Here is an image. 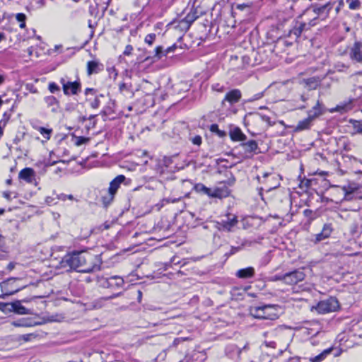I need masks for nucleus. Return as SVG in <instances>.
<instances>
[{
  "instance_id": "obj_1",
  "label": "nucleus",
  "mask_w": 362,
  "mask_h": 362,
  "mask_svg": "<svg viewBox=\"0 0 362 362\" xmlns=\"http://www.w3.org/2000/svg\"><path fill=\"white\" fill-rule=\"evenodd\" d=\"M100 255H93L86 250L69 252V268L78 272L90 273L100 271Z\"/></svg>"
},
{
  "instance_id": "obj_2",
  "label": "nucleus",
  "mask_w": 362,
  "mask_h": 362,
  "mask_svg": "<svg viewBox=\"0 0 362 362\" xmlns=\"http://www.w3.org/2000/svg\"><path fill=\"white\" fill-rule=\"evenodd\" d=\"M279 308L278 305L262 304L258 306H250L249 311L255 318L274 320L279 317Z\"/></svg>"
},
{
  "instance_id": "obj_3",
  "label": "nucleus",
  "mask_w": 362,
  "mask_h": 362,
  "mask_svg": "<svg viewBox=\"0 0 362 362\" xmlns=\"http://www.w3.org/2000/svg\"><path fill=\"white\" fill-rule=\"evenodd\" d=\"M122 294V292H119L110 296L103 297L94 301L91 305H87L80 301H74L69 299V310L81 314L83 313L88 309L101 308L103 306L104 301L113 299L116 297L121 296Z\"/></svg>"
},
{
  "instance_id": "obj_4",
  "label": "nucleus",
  "mask_w": 362,
  "mask_h": 362,
  "mask_svg": "<svg viewBox=\"0 0 362 362\" xmlns=\"http://www.w3.org/2000/svg\"><path fill=\"white\" fill-rule=\"evenodd\" d=\"M319 115H308L307 117L299 119L296 124H286L282 120L279 121V122L286 128L290 129L293 133H299L311 129Z\"/></svg>"
},
{
  "instance_id": "obj_5",
  "label": "nucleus",
  "mask_w": 362,
  "mask_h": 362,
  "mask_svg": "<svg viewBox=\"0 0 362 362\" xmlns=\"http://www.w3.org/2000/svg\"><path fill=\"white\" fill-rule=\"evenodd\" d=\"M341 308L340 303L336 297L330 296L327 299L320 300L315 309L319 314H326L336 312Z\"/></svg>"
},
{
  "instance_id": "obj_6",
  "label": "nucleus",
  "mask_w": 362,
  "mask_h": 362,
  "mask_svg": "<svg viewBox=\"0 0 362 362\" xmlns=\"http://www.w3.org/2000/svg\"><path fill=\"white\" fill-rule=\"evenodd\" d=\"M274 204L283 213H287L291 208V202L288 193L282 189H277L274 197Z\"/></svg>"
},
{
  "instance_id": "obj_7",
  "label": "nucleus",
  "mask_w": 362,
  "mask_h": 362,
  "mask_svg": "<svg viewBox=\"0 0 362 362\" xmlns=\"http://www.w3.org/2000/svg\"><path fill=\"white\" fill-rule=\"evenodd\" d=\"M278 177L279 175L275 174L264 173L262 176L263 180H261L259 176L257 177V179L259 182L264 185L265 192L269 193L273 189H277L280 186V182Z\"/></svg>"
},
{
  "instance_id": "obj_8",
  "label": "nucleus",
  "mask_w": 362,
  "mask_h": 362,
  "mask_svg": "<svg viewBox=\"0 0 362 362\" xmlns=\"http://www.w3.org/2000/svg\"><path fill=\"white\" fill-rule=\"evenodd\" d=\"M17 280H19V279L8 278L0 284L1 289L2 291V294L0 295L1 298H4L6 296L13 295L23 288L18 287L16 285H15V283Z\"/></svg>"
},
{
  "instance_id": "obj_9",
  "label": "nucleus",
  "mask_w": 362,
  "mask_h": 362,
  "mask_svg": "<svg viewBox=\"0 0 362 362\" xmlns=\"http://www.w3.org/2000/svg\"><path fill=\"white\" fill-rule=\"evenodd\" d=\"M305 277V274L302 269H294L284 274V284L288 285L297 284L304 280Z\"/></svg>"
},
{
  "instance_id": "obj_10",
  "label": "nucleus",
  "mask_w": 362,
  "mask_h": 362,
  "mask_svg": "<svg viewBox=\"0 0 362 362\" xmlns=\"http://www.w3.org/2000/svg\"><path fill=\"white\" fill-rule=\"evenodd\" d=\"M124 284V279L119 276H112L104 279L102 285L105 288L111 289L122 288Z\"/></svg>"
},
{
  "instance_id": "obj_11",
  "label": "nucleus",
  "mask_w": 362,
  "mask_h": 362,
  "mask_svg": "<svg viewBox=\"0 0 362 362\" xmlns=\"http://www.w3.org/2000/svg\"><path fill=\"white\" fill-rule=\"evenodd\" d=\"M238 222V217L236 216H233L232 218H230L228 216V219L226 221L223 220L221 221L216 222V228L219 230H223L230 232L232 230L233 228L235 227Z\"/></svg>"
},
{
  "instance_id": "obj_12",
  "label": "nucleus",
  "mask_w": 362,
  "mask_h": 362,
  "mask_svg": "<svg viewBox=\"0 0 362 362\" xmlns=\"http://www.w3.org/2000/svg\"><path fill=\"white\" fill-rule=\"evenodd\" d=\"M244 150V157H251L254 153H257L258 145L256 141L250 140L247 142H243L239 145Z\"/></svg>"
},
{
  "instance_id": "obj_13",
  "label": "nucleus",
  "mask_w": 362,
  "mask_h": 362,
  "mask_svg": "<svg viewBox=\"0 0 362 362\" xmlns=\"http://www.w3.org/2000/svg\"><path fill=\"white\" fill-rule=\"evenodd\" d=\"M242 98V93L239 89H233L225 95L222 104L224 105L226 102L228 103L231 106L235 103L240 101Z\"/></svg>"
},
{
  "instance_id": "obj_14",
  "label": "nucleus",
  "mask_w": 362,
  "mask_h": 362,
  "mask_svg": "<svg viewBox=\"0 0 362 362\" xmlns=\"http://www.w3.org/2000/svg\"><path fill=\"white\" fill-rule=\"evenodd\" d=\"M228 134L233 141H245L247 139V136L240 128L233 124L229 126Z\"/></svg>"
},
{
  "instance_id": "obj_15",
  "label": "nucleus",
  "mask_w": 362,
  "mask_h": 362,
  "mask_svg": "<svg viewBox=\"0 0 362 362\" xmlns=\"http://www.w3.org/2000/svg\"><path fill=\"white\" fill-rule=\"evenodd\" d=\"M351 59L356 62L362 63V42H356L349 51Z\"/></svg>"
},
{
  "instance_id": "obj_16",
  "label": "nucleus",
  "mask_w": 362,
  "mask_h": 362,
  "mask_svg": "<svg viewBox=\"0 0 362 362\" xmlns=\"http://www.w3.org/2000/svg\"><path fill=\"white\" fill-rule=\"evenodd\" d=\"M230 194V190L227 185L223 184L222 185L211 189V194H209L211 198L223 199L228 197Z\"/></svg>"
},
{
  "instance_id": "obj_17",
  "label": "nucleus",
  "mask_w": 362,
  "mask_h": 362,
  "mask_svg": "<svg viewBox=\"0 0 362 362\" xmlns=\"http://www.w3.org/2000/svg\"><path fill=\"white\" fill-rule=\"evenodd\" d=\"M197 18V11L196 10H191V11L180 21V26L182 27V29L188 30Z\"/></svg>"
},
{
  "instance_id": "obj_18",
  "label": "nucleus",
  "mask_w": 362,
  "mask_h": 362,
  "mask_svg": "<svg viewBox=\"0 0 362 362\" xmlns=\"http://www.w3.org/2000/svg\"><path fill=\"white\" fill-rule=\"evenodd\" d=\"M52 165H56L54 173L57 175H59V176L62 175V174H66L67 169H68V163H66L65 160H57V161H53V162H47L46 163V166H52Z\"/></svg>"
},
{
  "instance_id": "obj_19",
  "label": "nucleus",
  "mask_w": 362,
  "mask_h": 362,
  "mask_svg": "<svg viewBox=\"0 0 362 362\" xmlns=\"http://www.w3.org/2000/svg\"><path fill=\"white\" fill-rule=\"evenodd\" d=\"M126 180V177L123 175H119L115 177L110 183L108 192L111 194H115L120 185Z\"/></svg>"
},
{
  "instance_id": "obj_20",
  "label": "nucleus",
  "mask_w": 362,
  "mask_h": 362,
  "mask_svg": "<svg viewBox=\"0 0 362 362\" xmlns=\"http://www.w3.org/2000/svg\"><path fill=\"white\" fill-rule=\"evenodd\" d=\"M75 159H69V173L72 174L82 173L85 168L86 160H83L81 162H75Z\"/></svg>"
},
{
  "instance_id": "obj_21",
  "label": "nucleus",
  "mask_w": 362,
  "mask_h": 362,
  "mask_svg": "<svg viewBox=\"0 0 362 362\" xmlns=\"http://www.w3.org/2000/svg\"><path fill=\"white\" fill-rule=\"evenodd\" d=\"M35 177V171L33 168H25L21 170L18 174L20 180H25L28 183H32Z\"/></svg>"
},
{
  "instance_id": "obj_22",
  "label": "nucleus",
  "mask_w": 362,
  "mask_h": 362,
  "mask_svg": "<svg viewBox=\"0 0 362 362\" xmlns=\"http://www.w3.org/2000/svg\"><path fill=\"white\" fill-rule=\"evenodd\" d=\"M255 270L254 267H247L246 268H243V269H238L235 273V276L238 279H242L252 278L255 276Z\"/></svg>"
},
{
  "instance_id": "obj_23",
  "label": "nucleus",
  "mask_w": 362,
  "mask_h": 362,
  "mask_svg": "<svg viewBox=\"0 0 362 362\" xmlns=\"http://www.w3.org/2000/svg\"><path fill=\"white\" fill-rule=\"evenodd\" d=\"M356 103L355 100L349 99L348 100H344L338 104L334 109L332 110L338 111V112H349L353 110L354 107V104Z\"/></svg>"
},
{
  "instance_id": "obj_24",
  "label": "nucleus",
  "mask_w": 362,
  "mask_h": 362,
  "mask_svg": "<svg viewBox=\"0 0 362 362\" xmlns=\"http://www.w3.org/2000/svg\"><path fill=\"white\" fill-rule=\"evenodd\" d=\"M103 64L98 61H89L87 62V74L90 76L93 74H98L103 70Z\"/></svg>"
},
{
  "instance_id": "obj_25",
  "label": "nucleus",
  "mask_w": 362,
  "mask_h": 362,
  "mask_svg": "<svg viewBox=\"0 0 362 362\" xmlns=\"http://www.w3.org/2000/svg\"><path fill=\"white\" fill-rule=\"evenodd\" d=\"M263 94L262 93H259L256 95H254L253 98H250V99H247V100H244L242 103V106L243 107V110L245 111H247V110H250V109H253V110H263L265 108V107L264 106H258V107H251L250 106V104H252L254 101L261 98L262 97Z\"/></svg>"
},
{
  "instance_id": "obj_26",
  "label": "nucleus",
  "mask_w": 362,
  "mask_h": 362,
  "mask_svg": "<svg viewBox=\"0 0 362 362\" xmlns=\"http://www.w3.org/2000/svg\"><path fill=\"white\" fill-rule=\"evenodd\" d=\"M247 241L245 239H240L239 245H231L228 252L224 254V257L228 258L235 254L240 252L247 245Z\"/></svg>"
},
{
  "instance_id": "obj_27",
  "label": "nucleus",
  "mask_w": 362,
  "mask_h": 362,
  "mask_svg": "<svg viewBox=\"0 0 362 362\" xmlns=\"http://www.w3.org/2000/svg\"><path fill=\"white\" fill-rule=\"evenodd\" d=\"M11 312H14L17 314L20 315H24V314H28V310L21 305V301L16 300L13 303H11Z\"/></svg>"
},
{
  "instance_id": "obj_28",
  "label": "nucleus",
  "mask_w": 362,
  "mask_h": 362,
  "mask_svg": "<svg viewBox=\"0 0 362 362\" xmlns=\"http://www.w3.org/2000/svg\"><path fill=\"white\" fill-rule=\"evenodd\" d=\"M173 163V159L170 157L163 156L162 159L158 160L157 170L163 173L164 169L168 168Z\"/></svg>"
},
{
  "instance_id": "obj_29",
  "label": "nucleus",
  "mask_w": 362,
  "mask_h": 362,
  "mask_svg": "<svg viewBox=\"0 0 362 362\" xmlns=\"http://www.w3.org/2000/svg\"><path fill=\"white\" fill-rule=\"evenodd\" d=\"M45 101L47 105L50 107L49 111L58 112L59 111V107L57 99L54 96H47L45 98Z\"/></svg>"
},
{
  "instance_id": "obj_30",
  "label": "nucleus",
  "mask_w": 362,
  "mask_h": 362,
  "mask_svg": "<svg viewBox=\"0 0 362 362\" xmlns=\"http://www.w3.org/2000/svg\"><path fill=\"white\" fill-rule=\"evenodd\" d=\"M334 349L332 346L329 348H327L325 349L323 351H322L320 354L317 356L310 358V361L311 362H321L328 355H329Z\"/></svg>"
},
{
  "instance_id": "obj_31",
  "label": "nucleus",
  "mask_w": 362,
  "mask_h": 362,
  "mask_svg": "<svg viewBox=\"0 0 362 362\" xmlns=\"http://www.w3.org/2000/svg\"><path fill=\"white\" fill-rule=\"evenodd\" d=\"M69 134L71 136V141L76 146H79L82 144H84L90 141V139L85 136H77L74 134Z\"/></svg>"
},
{
  "instance_id": "obj_32",
  "label": "nucleus",
  "mask_w": 362,
  "mask_h": 362,
  "mask_svg": "<svg viewBox=\"0 0 362 362\" xmlns=\"http://www.w3.org/2000/svg\"><path fill=\"white\" fill-rule=\"evenodd\" d=\"M288 37L296 40L301 35L296 21H293L291 28L288 30Z\"/></svg>"
},
{
  "instance_id": "obj_33",
  "label": "nucleus",
  "mask_w": 362,
  "mask_h": 362,
  "mask_svg": "<svg viewBox=\"0 0 362 362\" xmlns=\"http://www.w3.org/2000/svg\"><path fill=\"white\" fill-rule=\"evenodd\" d=\"M315 20H316V18H314L313 20H312L309 23H306L305 22H302V21H300L298 20H296V22L297 26L299 28V31H300V35L302 34V33L304 30H307L310 29V27L315 25V23L314 21Z\"/></svg>"
},
{
  "instance_id": "obj_34",
  "label": "nucleus",
  "mask_w": 362,
  "mask_h": 362,
  "mask_svg": "<svg viewBox=\"0 0 362 362\" xmlns=\"http://www.w3.org/2000/svg\"><path fill=\"white\" fill-rule=\"evenodd\" d=\"M194 189L195 192L198 193H201L203 194H206L209 197V194H211V189L206 187L202 183H197L194 186Z\"/></svg>"
},
{
  "instance_id": "obj_35",
  "label": "nucleus",
  "mask_w": 362,
  "mask_h": 362,
  "mask_svg": "<svg viewBox=\"0 0 362 362\" xmlns=\"http://www.w3.org/2000/svg\"><path fill=\"white\" fill-rule=\"evenodd\" d=\"M320 81L319 77H311L306 79L305 83L309 89H315L320 86Z\"/></svg>"
},
{
  "instance_id": "obj_36",
  "label": "nucleus",
  "mask_w": 362,
  "mask_h": 362,
  "mask_svg": "<svg viewBox=\"0 0 362 362\" xmlns=\"http://www.w3.org/2000/svg\"><path fill=\"white\" fill-rule=\"evenodd\" d=\"M226 354L230 357L233 356V354H238L240 356L241 354V351L239 350V347H238L235 344H230L228 345L225 349Z\"/></svg>"
},
{
  "instance_id": "obj_37",
  "label": "nucleus",
  "mask_w": 362,
  "mask_h": 362,
  "mask_svg": "<svg viewBox=\"0 0 362 362\" xmlns=\"http://www.w3.org/2000/svg\"><path fill=\"white\" fill-rule=\"evenodd\" d=\"M153 52H154V54L152 57L148 56L146 59H148L150 58L160 59L163 56H166V53H165V49H163V47L162 46H157L155 48Z\"/></svg>"
},
{
  "instance_id": "obj_38",
  "label": "nucleus",
  "mask_w": 362,
  "mask_h": 362,
  "mask_svg": "<svg viewBox=\"0 0 362 362\" xmlns=\"http://www.w3.org/2000/svg\"><path fill=\"white\" fill-rule=\"evenodd\" d=\"M209 130L212 133L216 134L220 138H224L227 136L226 132L219 129L217 124H212L209 127Z\"/></svg>"
},
{
  "instance_id": "obj_39",
  "label": "nucleus",
  "mask_w": 362,
  "mask_h": 362,
  "mask_svg": "<svg viewBox=\"0 0 362 362\" xmlns=\"http://www.w3.org/2000/svg\"><path fill=\"white\" fill-rule=\"evenodd\" d=\"M334 230L333 225L331 223H326L323 225L322 232L329 238Z\"/></svg>"
},
{
  "instance_id": "obj_40",
  "label": "nucleus",
  "mask_w": 362,
  "mask_h": 362,
  "mask_svg": "<svg viewBox=\"0 0 362 362\" xmlns=\"http://www.w3.org/2000/svg\"><path fill=\"white\" fill-rule=\"evenodd\" d=\"M349 122L352 124L353 127L356 131V133L362 135V121L350 119Z\"/></svg>"
},
{
  "instance_id": "obj_41",
  "label": "nucleus",
  "mask_w": 362,
  "mask_h": 362,
  "mask_svg": "<svg viewBox=\"0 0 362 362\" xmlns=\"http://www.w3.org/2000/svg\"><path fill=\"white\" fill-rule=\"evenodd\" d=\"M303 215L309 221H312L317 218V213L308 209L303 211Z\"/></svg>"
},
{
  "instance_id": "obj_42",
  "label": "nucleus",
  "mask_w": 362,
  "mask_h": 362,
  "mask_svg": "<svg viewBox=\"0 0 362 362\" xmlns=\"http://www.w3.org/2000/svg\"><path fill=\"white\" fill-rule=\"evenodd\" d=\"M69 90L72 94H77L81 90V84L79 82H69Z\"/></svg>"
},
{
  "instance_id": "obj_43",
  "label": "nucleus",
  "mask_w": 362,
  "mask_h": 362,
  "mask_svg": "<svg viewBox=\"0 0 362 362\" xmlns=\"http://www.w3.org/2000/svg\"><path fill=\"white\" fill-rule=\"evenodd\" d=\"M314 238L311 240L315 244H317L321 241L327 239L328 238L323 233V232H320L317 234L314 235Z\"/></svg>"
},
{
  "instance_id": "obj_44",
  "label": "nucleus",
  "mask_w": 362,
  "mask_h": 362,
  "mask_svg": "<svg viewBox=\"0 0 362 362\" xmlns=\"http://www.w3.org/2000/svg\"><path fill=\"white\" fill-rule=\"evenodd\" d=\"M16 20L21 23L20 28H24L25 27L26 16L23 13H18L16 16Z\"/></svg>"
},
{
  "instance_id": "obj_45",
  "label": "nucleus",
  "mask_w": 362,
  "mask_h": 362,
  "mask_svg": "<svg viewBox=\"0 0 362 362\" xmlns=\"http://www.w3.org/2000/svg\"><path fill=\"white\" fill-rule=\"evenodd\" d=\"M153 119L155 122H158V123H153V126L158 128H161L163 127V124L165 122H166L167 119L161 118L160 116V115H153Z\"/></svg>"
},
{
  "instance_id": "obj_46",
  "label": "nucleus",
  "mask_w": 362,
  "mask_h": 362,
  "mask_svg": "<svg viewBox=\"0 0 362 362\" xmlns=\"http://www.w3.org/2000/svg\"><path fill=\"white\" fill-rule=\"evenodd\" d=\"M115 194H108L107 196H104L102 197L103 204L105 207H107L110 203L112 202L114 199Z\"/></svg>"
},
{
  "instance_id": "obj_47",
  "label": "nucleus",
  "mask_w": 362,
  "mask_h": 362,
  "mask_svg": "<svg viewBox=\"0 0 362 362\" xmlns=\"http://www.w3.org/2000/svg\"><path fill=\"white\" fill-rule=\"evenodd\" d=\"M346 2L349 4V8L351 10L358 9L361 6L359 0H346Z\"/></svg>"
},
{
  "instance_id": "obj_48",
  "label": "nucleus",
  "mask_w": 362,
  "mask_h": 362,
  "mask_svg": "<svg viewBox=\"0 0 362 362\" xmlns=\"http://www.w3.org/2000/svg\"><path fill=\"white\" fill-rule=\"evenodd\" d=\"M156 38V35L155 33H150L145 37L144 42L149 46H151L155 42Z\"/></svg>"
},
{
  "instance_id": "obj_49",
  "label": "nucleus",
  "mask_w": 362,
  "mask_h": 362,
  "mask_svg": "<svg viewBox=\"0 0 362 362\" xmlns=\"http://www.w3.org/2000/svg\"><path fill=\"white\" fill-rule=\"evenodd\" d=\"M188 340H191V339L189 337H177L173 340L170 347H177L180 344Z\"/></svg>"
},
{
  "instance_id": "obj_50",
  "label": "nucleus",
  "mask_w": 362,
  "mask_h": 362,
  "mask_svg": "<svg viewBox=\"0 0 362 362\" xmlns=\"http://www.w3.org/2000/svg\"><path fill=\"white\" fill-rule=\"evenodd\" d=\"M262 121L267 122L268 126H273L276 124V120L272 119L270 117L267 115H259Z\"/></svg>"
},
{
  "instance_id": "obj_51",
  "label": "nucleus",
  "mask_w": 362,
  "mask_h": 362,
  "mask_svg": "<svg viewBox=\"0 0 362 362\" xmlns=\"http://www.w3.org/2000/svg\"><path fill=\"white\" fill-rule=\"evenodd\" d=\"M326 9H327V6H324V5L321 6H313V11L317 16L322 15L324 13H326Z\"/></svg>"
},
{
  "instance_id": "obj_52",
  "label": "nucleus",
  "mask_w": 362,
  "mask_h": 362,
  "mask_svg": "<svg viewBox=\"0 0 362 362\" xmlns=\"http://www.w3.org/2000/svg\"><path fill=\"white\" fill-rule=\"evenodd\" d=\"M39 131L40 134L47 139H49L50 138V134L52 132L51 129H46L45 127H40Z\"/></svg>"
},
{
  "instance_id": "obj_53",
  "label": "nucleus",
  "mask_w": 362,
  "mask_h": 362,
  "mask_svg": "<svg viewBox=\"0 0 362 362\" xmlns=\"http://www.w3.org/2000/svg\"><path fill=\"white\" fill-rule=\"evenodd\" d=\"M0 252H7V247L5 243V237L0 234Z\"/></svg>"
},
{
  "instance_id": "obj_54",
  "label": "nucleus",
  "mask_w": 362,
  "mask_h": 362,
  "mask_svg": "<svg viewBox=\"0 0 362 362\" xmlns=\"http://www.w3.org/2000/svg\"><path fill=\"white\" fill-rule=\"evenodd\" d=\"M11 303H2L0 302V310L3 312L9 311L11 312Z\"/></svg>"
},
{
  "instance_id": "obj_55",
  "label": "nucleus",
  "mask_w": 362,
  "mask_h": 362,
  "mask_svg": "<svg viewBox=\"0 0 362 362\" xmlns=\"http://www.w3.org/2000/svg\"><path fill=\"white\" fill-rule=\"evenodd\" d=\"M271 281H281L284 283V274H275L270 277Z\"/></svg>"
},
{
  "instance_id": "obj_56",
  "label": "nucleus",
  "mask_w": 362,
  "mask_h": 362,
  "mask_svg": "<svg viewBox=\"0 0 362 362\" xmlns=\"http://www.w3.org/2000/svg\"><path fill=\"white\" fill-rule=\"evenodd\" d=\"M49 90L51 93H54L55 92L59 90V87L55 83L52 82L49 84Z\"/></svg>"
},
{
  "instance_id": "obj_57",
  "label": "nucleus",
  "mask_w": 362,
  "mask_h": 362,
  "mask_svg": "<svg viewBox=\"0 0 362 362\" xmlns=\"http://www.w3.org/2000/svg\"><path fill=\"white\" fill-rule=\"evenodd\" d=\"M192 142L194 145L200 146L202 142V139L199 135H196L192 139Z\"/></svg>"
},
{
  "instance_id": "obj_58",
  "label": "nucleus",
  "mask_w": 362,
  "mask_h": 362,
  "mask_svg": "<svg viewBox=\"0 0 362 362\" xmlns=\"http://www.w3.org/2000/svg\"><path fill=\"white\" fill-rule=\"evenodd\" d=\"M110 225L107 222H105L103 225L100 226L98 228L93 229L92 232L95 230H98L99 232H102L104 230H107L108 228H110Z\"/></svg>"
},
{
  "instance_id": "obj_59",
  "label": "nucleus",
  "mask_w": 362,
  "mask_h": 362,
  "mask_svg": "<svg viewBox=\"0 0 362 362\" xmlns=\"http://www.w3.org/2000/svg\"><path fill=\"white\" fill-rule=\"evenodd\" d=\"M235 177L231 173L230 177L227 180V181L224 182L223 184L226 185H228L229 186H233L235 184Z\"/></svg>"
},
{
  "instance_id": "obj_60",
  "label": "nucleus",
  "mask_w": 362,
  "mask_h": 362,
  "mask_svg": "<svg viewBox=\"0 0 362 362\" xmlns=\"http://www.w3.org/2000/svg\"><path fill=\"white\" fill-rule=\"evenodd\" d=\"M181 199H182V197H177V198L168 197V198H165L163 199V201L165 202L166 203H176V202H178L179 201H180Z\"/></svg>"
},
{
  "instance_id": "obj_61",
  "label": "nucleus",
  "mask_w": 362,
  "mask_h": 362,
  "mask_svg": "<svg viewBox=\"0 0 362 362\" xmlns=\"http://www.w3.org/2000/svg\"><path fill=\"white\" fill-rule=\"evenodd\" d=\"M132 51H133V47L130 45H128L125 47L123 54H124V55L129 56V55L132 54Z\"/></svg>"
},
{
  "instance_id": "obj_62",
  "label": "nucleus",
  "mask_w": 362,
  "mask_h": 362,
  "mask_svg": "<svg viewBox=\"0 0 362 362\" xmlns=\"http://www.w3.org/2000/svg\"><path fill=\"white\" fill-rule=\"evenodd\" d=\"M313 110H314V113L315 114L322 113V107H321V104L320 103L319 101H317V104L313 107Z\"/></svg>"
},
{
  "instance_id": "obj_63",
  "label": "nucleus",
  "mask_w": 362,
  "mask_h": 362,
  "mask_svg": "<svg viewBox=\"0 0 362 362\" xmlns=\"http://www.w3.org/2000/svg\"><path fill=\"white\" fill-rule=\"evenodd\" d=\"M231 296L233 298H235L236 299H239V296H241V293H239V288H233V290L231 291Z\"/></svg>"
},
{
  "instance_id": "obj_64",
  "label": "nucleus",
  "mask_w": 362,
  "mask_h": 362,
  "mask_svg": "<svg viewBox=\"0 0 362 362\" xmlns=\"http://www.w3.org/2000/svg\"><path fill=\"white\" fill-rule=\"evenodd\" d=\"M212 88L214 90H216L218 92H223L224 91V86L220 85L219 83L213 85Z\"/></svg>"
}]
</instances>
